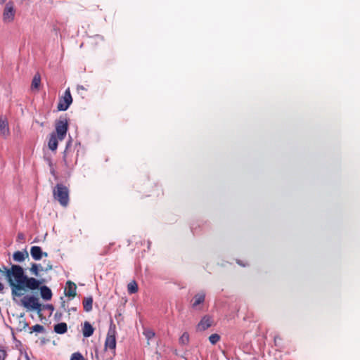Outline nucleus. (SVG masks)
Here are the masks:
<instances>
[{
	"mask_svg": "<svg viewBox=\"0 0 360 360\" xmlns=\"http://www.w3.org/2000/svg\"><path fill=\"white\" fill-rule=\"evenodd\" d=\"M65 302L63 301V302H62V307H63L64 309H65Z\"/></svg>",
	"mask_w": 360,
	"mask_h": 360,
	"instance_id": "41",
	"label": "nucleus"
},
{
	"mask_svg": "<svg viewBox=\"0 0 360 360\" xmlns=\"http://www.w3.org/2000/svg\"><path fill=\"white\" fill-rule=\"evenodd\" d=\"M30 255L33 259L36 261L40 260L43 256H48L47 252H43L41 248L39 246H32L30 249Z\"/></svg>",
	"mask_w": 360,
	"mask_h": 360,
	"instance_id": "9",
	"label": "nucleus"
},
{
	"mask_svg": "<svg viewBox=\"0 0 360 360\" xmlns=\"http://www.w3.org/2000/svg\"><path fill=\"white\" fill-rule=\"evenodd\" d=\"M30 271L35 276H39V271H44V268L40 264L32 263Z\"/></svg>",
	"mask_w": 360,
	"mask_h": 360,
	"instance_id": "19",
	"label": "nucleus"
},
{
	"mask_svg": "<svg viewBox=\"0 0 360 360\" xmlns=\"http://www.w3.org/2000/svg\"><path fill=\"white\" fill-rule=\"evenodd\" d=\"M72 103V98L71 96L70 90L69 88H68L65 91L63 96L59 99L57 109L59 111H65L68 109Z\"/></svg>",
	"mask_w": 360,
	"mask_h": 360,
	"instance_id": "5",
	"label": "nucleus"
},
{
	"mask_svg": "<svg viewBox=\"0 0 360 360\" xmlns=\"http://www.w3.org/2000/svg\"><path fill=\"white\" fill-rule=\"evenodd\" d=\"M36 122L38 123V124H40L41 127L44 126V123L43 122L40 123V122H39V121H36Z\"/></svg>",
	"mask_w": 360,
	"mask_h": 360,
	"instance_id": "37",
	"label": "nucleus"
},
{
	"mask_svg": "<svg viewBox=\"0 0 360 360\" xmlns=\"http://www.w3.org/2000/svg\"><path fill=\"white\" fill-rule=\"evenodd\" d=\"M29 255L26 250L24 251H16L13 253V257L15 262H22L26 257H28Z\"/></svg>",
	"mask_w": 360,
	"mask_h": 360,
	"instance_id": "15",
	"label": "nucleus"
},
{
	"mask_svg": "<svg viewBox=\"0 0 360 360\" xmlns=\"http://www.w3.org/2000/svg\"><path fill=\"white\" fill-rule=\"evenodd\" d=\"M0 273L5 274L11 289L12 298L15 302H16V297L23 295L21 291L37 290L44 282L43 279L28 277L25 274L23 268L17 264H13L10 269L3 265L2 269L0 268Z\"/></svg>",
	"mask_w": 360,
	"mask_h": 360,
	"instance_id": "1",
	"label": "nucleus"
},
{
	"mask_svg": "<svg viewBox=\"0 0 360 360\" xmlns=\"http://www.w3.org/2000/svg\"><path fill=\"white\" fill-rule=\"evenodd\" d=\"M68 330L66 323L61 322L54 326V331L58 334H64Z\"/></svg>",
	"mask_w": 360,
	"mask_h": 360,
	"instance_id": "18",
	"label": "nucleus"
},
{
	"mask_svg": "<svg viewBox=\"0 0 360 360\" xmlns=\"http://www.w3.org/2000/svg\"><path fill=\"white\" fill-rule=\"evenodd\" d=\"M5 1H6V0H0V4H4Z\"/></svg>",
	"mask_w": 360,
	"mask_h": 360,
	"instance_id": "42",
	"label": "nucleus"
},
{
	"mask_svg": "<svg viewBox=\"0 0 360 360\" xmlns=\"http://www.w3.org/2000/svg\"><path fill=\"white\" fill-rule=\"evenodd\" d=\"M40 295L44 300H50L53 295L51 290L46 285L40 287Z\"/></svg>",
	"mask_w": 360,
	"mask_h": 360,
	"instance_id": "13",
	"label": "nucleus"
},
{
	"mask_svg": "<svg viewBox=\"0 0 360 360\" xmlns=\"http://www.w3.org/2000/svg\"><path fill=\"white\" fill-rule=\"evenodd\" d=\"M36 122L38 123V124H40L41 127L44 126V123L43 122L40 123V122H39V121H36Z\"/></svg>",
	"mask_w": 360,
	"mask_h": 360,
	"instance_id": "39",
	"label": "nucleus"
},
{
	"mask_svg": "<svg viewBox=\"0 0 360 360\" xmlns=\"http://www.w3.org/2000/svg\"><path fill=\"white\" fill-rule=\"evenodd\" d=\"M32 331L36 333H42L44 331V328L41 325L36 324L32 327Z\"/></svg>",
	"mask_w": 360,
	"mask_h": 360,
	"instance_id": "27",
	"label": "nucleus"
},
{
	"mask_svg": "<svg viewBox=\"0 0 360 360\" xmlns=\"http://www.w3.org/2000/svg\"><path fill=\"white\" fill-rule=\"evenodd\" d=\"M44 159L46 161V162L48 164L49 167H51V166H53L51 156L44 155Z\"/></svg>",
	"mask_w": 360,
	"mask_h": 360,
	"instance_id": "29",
	"label": "nucleus"
},
{
	"mask_svg": "<svg viewBox=\"0 0 360 360\" xmlns=\"http://www.w3.org/2000/svg\"><path fill=\"white\" fill-rule=\"evenodd\" d=\"M77 286L75 283L68 281L65 288V295L68 297H74L76 295Z\"/></svg>",
	"mask_w": 360,
	"mask_h": 360,
	"instance_id": "12",
	"label": "nucleus"
},
{
	"mask_svg": "<svg viewBox=\"0 0 360 360\" xmlns=\"http://www.w3.org/2000/svg\"><path fill=\"white\" fill-rule=\"evenodd\" d=\"M0 134L5 137L10 134L7 118L4 116L0 117Z\"/></svg>",
	"mask_w": 360,
	"mask_h": 360,
	"instance_id": "10",
	"label": "nucleus"
},
{
	"mask_svg": "<svg viewBox=\"0 0 360 360\" xmlns=\"http://www.w3.org/2000/svg\"><path fill=\"white\" fill-rule=\"evenodd\" d=\"M70 360H85V359L80 352H77L72 354Z\"/></svg>",
	"mask_w": 360,
	"mask_h": 360,
	"instance_id": "26",
	"label": "nucleus"
},
{
	"mask_svg": "<svg viewBox=\"0 0 360 360\" xmlns=\"http://www.w3.org/2000/svg\"><path fill=\"white\" fill-rule=\"evenodd\" d=\"M44 262L46 263V266L44 268V271H45V272H48V271H51V270H52V269H53V265H52V264H51V262L50 261H47V262H46V261L45 260V261H44Z\"/></svg>",
	"mask_w": 360,
	"mask_h": 360,
	"instance_id": "28",
	"label": "nucleus"
},
{
	"mask_svg": "<svg viewBox=\"0 0 360 360\" xmlns=\"http://www.w3.org/2000/svg\"><path fill=\"white\" fill-rule=\"evenodd\" d=\"M77 89H82V90H84L85 89H84V87L83 86L79 85V86H77Z\"/></svg>",
	"mask_w": 360,
	"mask_h": 360,
	"instance_id": "36",
	"label": "nucleus"
},
{
	"mask_svg": "<svg viewBox=\"0 0 360 360\" xmlns=\"http://www.w3.org/2000/svg\"><path fill=\"white\" fill-rule=\"evenodd\" d=\"M71 143H72V139H70L66 143V147H65V149L63 152V160L65 162V164L66 165H68V162H67V153H68V148L71 146Z\"/></svg>",
	"mask_w": 360,
	"mask_h": 360,
	"instance_id": "24",
	"label": "nucleus"
},
{
	"mask_svg": "<svg viewBox=\"0 0 360 360\" xmlns=\"http://www.w3.org/2000/svg\"><path fill=\"white\" fill-rule=\"evenodd\" d=\"M4 285L0 283V292L4 293Z\"/></svg>",
	"mask_w": 360,
	"mask_h": 360,
	"instance_id": "35",
	"label": "nucleus"
},
{
	"mask_svg": "<svg viewBox=\"0 0 360 360\" xmlns=\"http://www.w3.org/2000/svg\"><path fill=\"white\" fill-rule=\"evenodd\" d=\"M18 238L19 240H23V239H24V235H23V233H18Z\"/></svg>",
	"mask_w": 360,
	"mask_h": 360,
	"instance_id": "34",
	"label": "nucleus"
},
{
	"mask_svg": "<svg viewBox=\"0 0 360 360\" xmlns=\"http://www.w3.org/2000/svg\"><path fill=\"white\" fill-rule=\"evenodd\" d=\"M15 11L13 2H8L4 8L3 20L5 22H11L14 20Z\"/></svg>",
	"mask_w": 360,
	"mask_h": 360,
	"instance_id": "6",
	"label": "nucleus"
},
{
	"mask_svg": "<svg viewBox=\"0 0 360 360\" xmlns=\"http://www.w3.org/2000/svg\"><path fill=\"white\" fill-rule=\"evenodd\" d=\"M238 264L245 266V264H242L240 261L237 262Z\"/></svg>",
	"mask_w": 360,
	"mask_h": 360,
	"instance_id": "40",
	"label": "nucleus"
},
{
	"mask_svg": "<svg viewBox=\"0 0 360 360\" xmlns=\"http://www.w3.org/2000/svg\"><path fill=\"white\" fill-rule=\"evenodd\" d=\"M36 122L38 123V124H40L41 127L44 126V123L43 122L40 123V122H39V121H36Z\"/></svg>",
	"mask_w": 360,
	"mask_h": 360,
	"instance_id": "38",
	"label": "nucleus"
},
{
	"mask_svg": "<svg viewBox=\"0 0 360 360\" xmlns=\"http://www.w3.org/2000/svg\"><path fill=\"white\" fill-rule=\"evenodd\" d=\"M143 335H145L146 338L149 341L152 338L155 337V332L151 329H145L143 331Z\"/></svg>",
	"mask_w": 360,
	"mask_h": 360,
	"instance_id": "23",
	"label": "nucleus"
},
{
	"mask_svg": "<svg viewBox=\"0 0 360 360\" xmlns=\"http://www.w3.org/2000/svg\"><path fill=\"white\" fill-rule=\"evenodd\" d=\"M53 195L63 207L68 206L69 203V189L62 184H57L53 189Z\"/></svg>",
	"mask_w": 360,
	"mask_h": 360,
	"instance_id": "2",
	"label": "nucleus"
},
{
	"mask_svg": "<svg viewBox=\"0 0 360 360\" xmlns=\"http://www.w3.org/2000/svg\"><path fill=\"white\" fill-rule=\"evenodd\" d=\"M50 168V173L54 176L56 178V169L54 168L53 166H51Z\"/></svg>",
	"mask_w": 360,
	"mask_h": 360,
	"instance_id": "33",
	"label": "nucleus"
},
{
	"mask_svg": "<svg viewBox=\"0 0 360 360\" xmlns=\"http://www.w3.org/2000/svg\"><path fill=\"white\" fill-rule=\"evenodd\" d=\"M116 348V339L115 332L109 330L105 341V349H112L115 351Z\"/></svg>",
	"mask_w": 360,
	"mask_h": 360,
	"instance_id": "8",
	"label": "nucleus"
},
{
	"mask_svg": "<svg viewBox=\"0 0 360 360\" xmlns=\"http://www.w3.org/2000/svg\"><path fill=\"white\" fill-rule=\"evenodd\" d=\"M68 130V118L66 115L60 116L56 121V131L58 140L62 141L65 139Z\"/></svg>",
	"mask_w": 360,
	"mask_h": 360,
	"instance_id": "3",
	"label": "nucleus"
},
{
	"mask_svg": "<svg viewBox=\"0 0 360 360\" xmlns=\"http://www.w3.org/2000/svg\"><path fill=\"white\" fill-rule=\"evenodd\" d=\"M21 304L29 310H34L38 313L41 310V305L39 299L34 296L26 295L21 300Z\"/></svg>",
	"mask_w": 360,
	"mask_h": 360,
	"instance_id": "4",
	"label": "nucleus"
},
{
	"mask_svg": "<svg viewBox=\"0 0 360 360\" xmlns=\"http://www.w3.org/2000/svg\"><path fill=\"white\" fill-rule=\"evenodd\" d=\"M212 326V320L210 316H205L197 326V330L204 331Z\"/></svg>",
	"mask_w": 360,
	"mask_h": 360,
	"instance_id": "11",
	"label": "nucleus"
},
{
	"mask_svg": "<svg viewBox=\"0 0 360 360\" xmlns=\"http://www.w3.org/2000/svg\"><path fill=\"white\" fill-rule=\"evenodd\" d=\"M205 300V292L204 291H201L197 293L194 297L193 300L191 301V307L194 309H201V307L200 305L202 304Z\"/></svg>",
	"mask_w": 360,
	"mask_h": 360,
	"instance_id": "7",
	"label": "nucleus"
},
{
	"mask_svg": "<svg viewBox=\"0 0 360 360\" xmlns=\"http://www.w3.org/2000/svg\"><path fill=\"white\" fill-rule=\"evenodd\" d=\"M94 328L91 325V323L88 321H85L84 323L83 328H82V334L84 338H89L94 333Z\"/></svg>",
	"mask_w": 360,
	"mask_h": 360,
	"instance_id": "14",
	"label": "nucleus"
},
{
	"mask_svg": "<svg viewBox=\"0 0 360 360\" xmlns=\"http://www.w3.org/2000/svg\"><path fill=\"white\" fill-rule=\"evenodd\" d=\"M83 307H84V310L86 312H89L92 310L93 297L91 296L84 298Z\"/></svg>",
	"mask_w": 360,
	"mask_h": 360,
	"instance_id": "17",
	"label": "nucleus"
},
{
	"mask_svg": "<svg viewBox=\"0 0 360 360\" xmlns=\"http://www.w3.org/2000/svg\"><path fill=\"white\" fill-rule=\"evenodd\" d=\"M41 82V77L39 73L36 74L32 81V88L38 89Z\"/></svg>",
	"mask_w": 360,
	"mask_h": 360,
	"instance_id": "21",
	"label": "nucleus"
},
{
	"mask_svg": "<svg viewBox=\"0 0 360 360\" xmlns=\"http://www.w3.org/2000/svg\"><path fill=\"white\" fill-rule=\"evenodd\" d=\"M179 344L186 345L189 342V335L187 332H184L179 339Z\"/></svg>",
	"mask_w": 360,
	"mask_h": 360,
	"instance_id": "22",
	"label": "nucleus"
},
{
	"mask_svg": "<svg viewBox=\"0 0 360 360\" xmlns=\"http://www.w3.org/2000/svg\"><path fill=\"white\" fill-rule=\"evenodd\" d=\"M44 307L46 309H49L51 311V312H53L54 311V307L51 304H47L44 306Z\"/></svg>",
	"mask_w": 360,
	"mask_h": 360,
	"instance_id": "31",
	"label": "nucleus"
},
{
	"mask_svg": "<svg viewBox=\"0 0 360 360\" xmlns=\"http://www.w3.org/2000/svg\"><path fill=\"white\" fill-rule=\"evenodd\" d=\"M138 285L135 281H132L127 285V290L129 294L136 293L138 291Z\"/></svg>",
	"mask_w": 360,
	"mask_h": 360,
	"instance_id": "20",
	"label": "nucleus"
},
{
	"mask_svg": "<svg viewBox=\"0 0 360 360\" xmlns=\"http://www.w3.org/2000/svg\"><path fill=\"white\" fill-rule=\"evenodd\" d=\"M219 340H220V336L217 333L212 334L209 337V340L211 342V344H212V345L216 344Z\"/></svg>",
	"mask_w": 360,
	"mask_h": 360,
	"instance_id": "25",
	"label": "nucleus"
},
{
	"mask_svg": "<svg viewBox=\"0 0 360 360\" xmlns=\"http://www.w3.org/2000/svg\"><path fill=\"white\" fill-rule=\"evenodd\" d=\"M63 314L61 312L57 311L55 314V319L59 321L62 317Z\"/></svg>",
	"mask_w": 360,
	"mask_h": 360,
	"instance_id": "32",
	"label": "nucleus"
},
{
	"mask_svg": "<svg viewBox=\"0 0 360 360\" xmlns=\"http://www.w3.org/2000/svg\"><path fill=\"white\" fill-rule=\"evenodd\" d=\"M6 356V352L2 347H0V360H4Z\"/></svg>",
	"mask_w": 360,
	"mask_h": 360,
	"instance_id": "30",
	"label": "nucleus"
},
{
	"mask_svg": "<svg viewBox=\"0 0 360 360\" xmlns=\"http://www.w3.org/2000/svg\"><path fill=\"white\" fill-rule=\"evenodd\" d=\"M58 139H57L56 134L55 133L51 134L48 143V146L50 150L54 151L57 149Z\"/></svg>",
	"mask_w": 360,
	"mask_h": 360,
	"instance_id": "16",
	"label": "nucleus"
}]
</instances>
